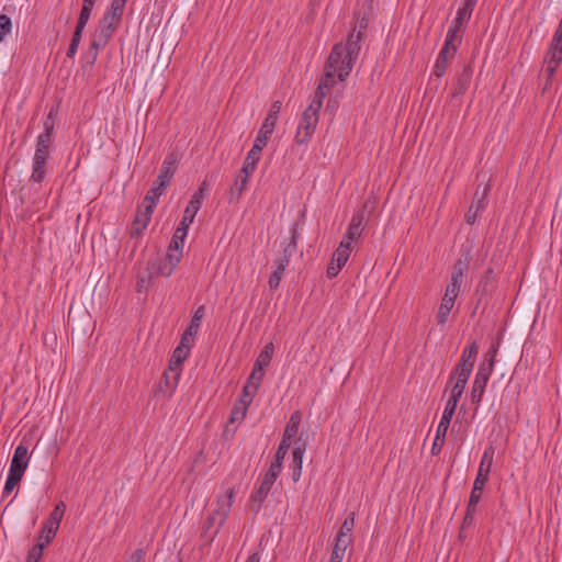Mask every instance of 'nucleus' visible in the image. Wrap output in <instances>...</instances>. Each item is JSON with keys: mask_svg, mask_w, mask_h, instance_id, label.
I'll return each mask as SVG.
<instances>
[{"mask_svg": "<svg viewBox=\"0 0 562 562\" xmlns=\"http://www.w3.org/2000/svg\"><path fill=\"white\" fill-rule=\"evenodd\" d=\"M361 31L353 29L347 37L346 44H336L329 54V67L335 68L342 65L339 80L344 81L350 74L353 63L360 52Z\"/></svg>", "mask_w": 562, "mask_h": 562, "instance_id": "nucleus-1", "label": "nucleus"}, {"mask_svg": "<svg viewBox=\"0 0 562 562\" xmlns=\"http://www.w3.org/2000/svg\"><path fill=\"white\" fill-rule=\"evenodd\" d=\"M177 164L178 156L175 153L169 154L165 158L157 179L154 181L151 189L144 198V203H147V209L156 207L158 199L169 186L177 170Z\"/></svg>", "mask_w": 562, "mask_h": 562, "instance_id": "nucleus-2", "label": "nucleus"}, {"mask_svg": "<svg viewBox=\"0 0 562 562\" xmlns=\"http://www.w3.org/2000/svg\"><path fill=\"white\" fill-rule=\"evenodd\" d=\"M297 248V232L293 229L292 236L289 240L283 241L282 252L274 259V270L270 274L268 284L270 290H277L282 280L283 272L290 263L291 258L296 252Z\"/></svg>", "mask_w": 562, "mask_h": 562, "instance_id": "nucleus-3", "label": "nucleus"}, {"mask_svg": "<svg viewBox=\"0 0 562 562\" xmlns=\"http://www.w3.org/2000/svg\"><path fill=\"white\" fill-rule=\"evenodd\" d=\"M120 24L121 21L106 11L94 31L91 48L95 52L103 49ZM95 59L97 53H94L91 64H93Z\"/></svg>", "mask_w": 562, "mask_h": 562, "instance_id": "nucleus-4", "label": "nucleus"}, {"mask_svg": "<svg viewBox=\"0 0 562 562\" xmlns=\"http://www.w3.org/2000/svg\"><path fill=\"white\" fill-rule=\"evenodd\" d=\"M461 42V37H454L452 32L450 35H446L445 43L437 56L432 69V74L436 77L441 78L446 74V70L454 58Z\"/></svg>", "mask_w": 562, "mask_h": 562, "instance_id": "nucleus-5", "label": "nucleus"}, {"mask_svg": "<svg viewBox=\"0 0 562 562\" xmlns=\"http://www.w3.org/2000/svg\"><path fill=\"white\" fill-rule=\"evenodd\" d=\"M493 457H494V447L492 445H490L488 447L485 448V450L483 452V456H482V459H481V462L479 465V470H477V475L475 477V481L473 483V488L470 494V496H473V495L476 496L477 502H480V499L482 497V491L488 481V475H490L492 464H493Z\"/></svg>", "mask_w": 562, "mask_h": 562, "instance_id": "nucleus-6", "label": "nucleus"}, {"mask_svg": "<svg viewBox=\"0 0 562 562\" xmlns=\"http://www.w3.org/2000/svg\"><path fill=\"white\" fill-rule=\"evenodd\" d=\"M477 353L479 345L476 341H472L465 346L462 350L461 358L451 374L469 379L476 361Z\"/></svg>", "mask_w": 562, "mask_h": 562, "instance_id": "nucleus-7", "label": "nucleus"}, {"mask_svg": "<svg viewBox=\"0 0 562 562\" xmlns=\"http://www.w3.org/2000/svg\"><path fill=\"white\" fill-rule=\"evenodd\" d=\"M476 2L477 0H464L463 5L458 9L457 15L448 29L447 35H450L452 32L454 37L462 38L463 26L471 19Z\"/></svg>", "mask_w": 562, "mask_h": 562, "instance_id": "nucleus-8", "label": "nucleus"}, {"mask_svg": "<svg viewBox=\"0 0 562 562\" xmlns=\"http://www.w3.org/2000/svg\"><path fill=\"white\" fill-rule=\"evenodd\" d=\"M480 188L481 186L476 188L472 203L465 214V222L469 225H473L476 222L479 214L487 206V195L491 191V187L490 184H485L482 192H480Z\"/></svg>", "mask_w": 562, "mask_h": 562, "instance_id": "nucleus-9", "label": "nucleus"}, {"mask_svg": "<svg viewBox=\"0 0 562 562\" xmlns=\"http://www.w3.org/2000/svg\"><path fill=\"white\" fill-rule=\"evenodd\" d=\"M319 116H313L303 112L295 133L294 140L297 145L307 144L316 128Z\"/></svg>", "mask_w": 562, "mask_h": 562, "instance_id": "nucleus-10", "label": "nucleus"}, {"mask_svg": "<svg viewBox=\"0 0 562 562\" xmlns=\"http://www.w3.org/2000/svg\"><path fill=\"white\" fill-rule=\"evenodd\" d=\"M180 252H167L162 259L149 260L148 265L157 276L170 277L181 260Z\"/></svg>", "mask_w": 562, "mask_h": 562, "instance_id": "nucleus-11", "label": "nucleus"}, {"mask_svg": "<svg viewBox=\"0 0 562 562\" xmlns=\"http://www.w3.org/2000/svg\"><path fill=\"white\" fill-rule=\"evenodd\" d=\"M235 491L234 488H228L224 495V497L217 501V508L212 513L209 518V525H213L216 520L218 528L222 527L231 512L234 502Z\"/></svg>", "mask_w": 562, "mask_h": 562, "instance_id": "nucleus-12", "label": "nucleus"}, {"mask_svg": "<svg viewBox=\"0 0 562 562\" xmlns=\"http://www.w3.org/2000/svg\"><path fill=\"white\" fill-rule=\"evenodd\" d=\"M210 192V183L206 179H204L199 189L193 193L189 204L187 205L183 212V218H188L189 222H193L196 213L200 211L202 206V201L209 195Z\"/></svg>", "mask_w": 562, "mask_h": 562, "instance_id": "nucleus-13", "label": "nucleus"}, {"mask_svg": "<svg viewBox=\"0 0 562 562\" xmlns=\"http://www.w3.org/2000/svg\"><path fill=\"white\" fill-rule=\"evenodd\" d=\"M29 461H30V456L27 452V446H25L22 440L14 449L13 457L11 459V463H10V468H9V472L23 476L25 470L27 469Z\"/></svg>", "mask_w": 562, "mask_h": 562, "instance_id": "nucleus-14", "label": "nucleus"}, {"mask_svg": "<svg viewBox=\"0 0 562 562\" xmlns=\"http://www.w3.org/2000/svg\"><path fill=\"white\" fill-rule=\"evenodd\" d=\"M204 313H205V306L204 305L199 306L195 310V312L191 318L189 327L184 330V333L181 336L182 346H186L188 349L191 348V346L194 341V337L198 334V330L200 328L201 321L204 316Z\"/></svg>", "mask_w": 562, "mask_h": 562, "instance_id": "nucleus-15", "label": "nucleus"}, {"mask_svg": "<svg viewBox=\"0 0 562 562\" xmlns=\"http://www.w3.org/2000/svg\"><path fill=\"white\" fill-rule=\"evenodd\" d=\"M154 209L155 207L147 209V203L144 202L142 206L137 209L135 218L131 227V237H137L142 235L143 231L147 227L148 223L150 222Z\"/></svg>", "mask_w": 562, "mask_h": 562, "instance_id": "nucleus-16", "label": "nucleus"}, {"mask_svg": "<svg viewBox=\"0 0 562 562\" xmlns=\"http://www.w3.org/2000/svg\"><path fill=\"white\" fill-rule=\"evenodd\" d=\"M44 132L37 136L35 148L43 150H49L50 145L54 142V111L50 110L44 123Z\"/></svg>", "mask_w": 562, "mask_h": 562, "instance_id": "nucleus-17", "label": "nucleus"}, {"mask_svg": "<svg viewBox=\"0 0 562 562\" xmlns=\"http://www.w3.org/2000/svg\"><path fill=\"white\" fill-rule=\"evenodd\" d=\"M278 476H279V474H277L273 471L268 470L266 472V474L263 475L259 487L251 493L250 499L252 502L258 503V505L260 506L261 503L268 496V494H269V492H270V490H271L272 485L274 484V482H276Z\"/></svg>", "mask_w": 562, "mask_h": 562, "instance_id": "nucleus-18", "label": "nucleus"}, {"mask_svg": "<svg viewBox=\"0 0 562 562\" xmlns=\"http://www.w3.org/2000/svg\"><path fill=\"white\" fill-rule=\"evenodd\" d=\"M180 372L169 371V368L164 372L159 385V393L167 397H171L180 379Z\"/></svg>", "mask_w": 562, "mask_h": 562, "instance_id": "nucleus-19", "label": "nucleus"}, {"mask_svg": "<svg viewBox=\"0 0 562 562\" xmlns=\"http://www.w3.org/2000/svg\"><path fill=\"white\" fill-rule=\"evenodd\" d=\"M306 450V443L301 441V438L297 441V446L292 451V480L293 482H297L302 475V467H303V454Z\"/></svg>", "mask_w": 562, "mask_h": 562, "instance_id": "nucleus-20", "label": "nucleus"}, {"mask_svg": "<svg viewBox=\"0 0 562 562\" xmlns=\"http://www.w3.org/2000/svg\"><path fill=\"white\" fill-rule=\"evenodd\" d=\"M374 207H375V198H369L363 203L362 207L352 215L349 224L364 228V222L370 216V214L374 210Z\"/></svg>", "mask_w": 562, "mask_h": 562, "instance_id": "nucleus-21", "label": "nucleus"}, {"mask_svg": "<svg viewBox=\"0 0 562 562\" xmlns=\"http://www.w3.org/2000/svg\"><path fill=\"white\" fill-rule=\"evenodd\" d=\"M472 72V67L470 65L464 66L452 89V97L463 95L467 92L471 83Z\"/></svg>", "mask_w": 562, "mask_h": 562, "instance_id": "nucleus-22", "label": "nucleus"}, {"mask_svg": "<svg viewBox=\"0 0 562 562\" xmlns=\"http://www.w3.org/2000/svg\"><path fill=\"white\" fill-rule=\"evenodd\" d=\"M250 176L239 171L229 189V202L238 201L248 187Z\"/></svg>", "mask_w": 562, "mask_h": 562, "instance_id": "nucleus-23", "label": "nucleus"}, {"mask_svg": "<svg viewBox=\"0 0 562 562\" xmlns=\"http://www.w3.org/2000/svg\"><path fill=\"white\" fill-rule=\"evenodd\" d=\"M262 147H259L258 145H254L252 148L248 151L244 165L240 169L241 173H247L251 176L257 167V164L260 159Z\"/></svg>", "mask_w": 562, "mask_h": 562, "instance_id": "nucleus-24", "label": "nucleus"}, {"mask_svg": "<svg viewBox=\"0 0 562 562\" xmlns=\"http://www.w3.org/2000/svg\"><path fill=\"white\" fill-rule=\"evenodd\" d=\"M190 349H188L186 346H182V339L180 340V344L178 347L173 350L172 357L169 361V371H182V363L189 356Z\"/></svg>", "mask_w": 562, "mask_h": 562, "instance_id": "nucleus-25", "label": "nucleus"}, {"mask_svg": "<svg viewBox=\"0 0 562 562\" xmlns=\"http://www.w3.org/2000/svg\"><path fill=\"white\" fill-rule=\"evenodd\" d=\"M155 277H157L156 272L147 263L146 270L137 274L136 291L138 293L147 291L154 284Z\"/></svg>", "mask_w": 562, "mask_h": 562, "instance_id": "nucleus-26", "label": "nucleus"}, {"mask_svg": "<svg viewBox=\"0 0 562 562\" xmlns=\"http://www.w3.org/2000/svg\"><path fill=\"white\" fill-rule=\"evenodd\" d=\"M277 122L270 119H265L258 135L255 139L254 145H258L259 147H265L270 135L273 133Z\"/></svg>", "mask_w": 562, "mask_h": 562, "instance_id": "nucleus-27", "label": "nucleus"}, {"mask_svg": "<svg viewBox=\"0 0 562 562\" xmlns=\"http://www.w3.org/2000/svg\"><path fill=\"white\" fill-rule=\"evenodd\" d=\"M453 381H454V383L451 387V393H450V397L448 401L453 402V403H459V400L464 392V389H465V385H467L469 379L451 374L450 383H452Z\"/></svg>", "mask_w": 562, "mask_h": 562, "instance_id": "nucleus-28", "label": "nucleus"}, {"mask_svg": "<svg viewBox=\"0 0 562 562\" xmlns=\"http://www.w3.org/2000/svg\"><path fill=\"white\" fill-rule=\"evenodd\" d=\"M301 424V413L299 411L294 412L285 426L282 440H285V443H290V440L294 438L299 431V427Z\"/></svg>", "mask_w": 562, "mask_h": 562, "instance_id": "nucleus-29", "label": "nucleus"}, {"mask_svg": "<svg viewBox=\"0 0 562 562\" xmlns=\"http://www.w3.org/2000/svg\"><path fill=\"white\" fill-rule=\"evenodd\" d=\"M290 443H285V440H281L277 452L274 454V459L272 460L269 470L276 472L277 474L281 473L283 460L289 451Z\"/></svg>", "mask_w": 562, "mask_h": 562, "instance_id": "nucleus-30", "label": "nucleus"}, {"mask_svg": "<svg viewBox=\"0 0 562 562\" xmlns=\"http://www.w3.org/2000/svg\"><path fill=\"white\" fill-rule=\"evenodd\" d=\"M487 382H488L487 379H484V378L477 376V375L474 376V381H473L472 390H471V401L476 406H479V404L481 403V401L483 398Z\"/></svg>", "mask_w": 562, "mask_h": 562, "instance_id": "nucleus-31", "label": "nucleus"}, {"mask_svg": "<svg viewBox=\"0 0 562 562\" xmlns=\"http://www.w3.org/2000/svg\"><path fill=\"white\" fill-rule=\"evenodd\" d=\"M495 282V273L493 268H487L484 271V274L482 276L479 284H477V292H481L482 294L488 295L493 291V284Z\"/></svg>", "mask_w": 562, "mask_h": 562, "instance_id": "nucleus-32", "label": "nucleus"}, {"mask_svg": "<svg viewBox=\"0 0 562 562\" xmlns=\"http://www.w3.org/2000/svg\"><path fill=\"white\" fill-rule=\"evenodd\" d=\"M341 67H342V65H340V64L338 65V67H335V68L329 67V58H328L327 63H326V67H325V72L322 76L318 85L326 88V90H329L335 83V75L337 74V76L339 77V74L341 72Z\"/></svg>", "mask_w": 562, "mask_h": 562, "instance_id": "nucleus-33", "label": "nucleus"}, {"mask_svg": "<svg viewBox=\"0 0 562 562\" xmlns=\"http://www.w3.org/2000/svg\"><path fill=\"white\" fill-rule=\"evenodd\" d=\"M273 351H274L273 342H268L263 347V349L260 351V353L254 364L256 367V370L263 371V369L269 366V363L272 359V356H273Z\"/></svg>", "mask_w": 562, "mask_h": 562, "instance_id": "nucleus-34", "label": "nucleus"}, {"mask_svg": "<svg viewBox=\"0 0 562 562\" xmlns=\"http://www.w3.org/2000/svg\"><path fill=\"white\" fill-rule=\"evenodd\" d=\"M351 250L352 248L349 246V241L341 240L338 248L334 252L331 260L342 268L348 261Z\"/></svg>", "mask_w": 562, "mask_h": 562, "instance_id": "nucleus-35", "label": "nucleus"}, {"mask_svg": "<svg viewBox=\"0 0 562 562\" xmlns=\"http://www.w3.org/2000/svg\"><path fill=\"white\" fill-rule=\"evenodd\" d=\"M456 300L449 299L447 296H442L438 314H437V323L438 325H445L448 321L449 314L453 308Z\"/></svg>", "mask_w": 562, "mask_h": 562, "instance_id": "nucleus-36", "label": "nucleus"}, {"mask_svg": "<svg viewBox=\"0 0 562 562\" xmlns=\"http://www.w3.org/2000/svg\"><path fill=\"white\" fill-rule=\"evenodd\" d=\"M355 527V513H349L348 516L345 518L344 522L341 524V527L338 531L337 537L338 538H345V540L352 542V529Z\"/></svg>", "mask_w": 562, "mask_h": 562, "instance_id": "nucleus-37", "label": "nucleus"}, {"mask_svg": "<svg viewBox=\"0 0 562 562\" xmlns=\"http://www.w3.org/2000/svg\"><path fill=\"white\" fill-rule=\"evenodd\" d=\"M46 161L47 160H44V159L41 160V159H34L33 158L32 175H31V180L33 182L41 183L45 179V176H46V170H45Z\"/></svg>", "mask_w": 562, "mask_h": 562, "instance_id": "nucleus-38", "label": "nucleus"}, {"mask_svg": "<svg viewBox=\"0 0 562 562\" xmlns=\"http://www.w3.org/2000/svg\"><path fill=\"white\" fill-rule=\"evenodd\" d=\"M351 544H352L351 541L345 540V538L336 537V541H335V546H334V549L330 554V559L341 562L347 548Z\"/></svg>", "mask_w": 562, "mask_h": 562, "instance_id": "nucleus-39", "label": "nucleus"}, {"mask_svg": "<svg viewBox=\"0 0 562 562\" xmlns=\"http://www.w3.org/2000/svg\"><path fill=\"white\" fill-rule=\"evenodd\" d=\"M65 513V504L61 502L55 506V508L50 512L48 519L45 521L46 524L53 526L55 529L59 528L60 521L64 517Z\"/></svg>", "mask_w": 562, "mask_h": 562, "instance_id": "nucleus-40", "label": "nucleus"}, {"mask_svg": "<svg viewBox=\"0 0 562 562\" xmlns=\"http://www.w3.org/2000/svg\"><path fill=\"white\" fill-rule=\"evenodd\" d=\"M562 61V47L550 44V47L544 57V64L560 66Z\"/></svg>", "mask_w": 562, "mask_h": 562, "instance_id": "nucleus-41", "label": "nucleus"}, {"mask_svg": "<svg viewBox=\"0 0 562 562\" xmlns=\"http://www.w3.org/2000/svg\"><path fill=\"white\" fill-rule=\"evenodd\" d=\"M477 504H479V502H477L476 496H474V495L470 496L468 506H467V510H465V515H464V518L462 521V528H465V527H469L472 525Z\"/></svg>", "mask_w": 562, "mask_h": 562, "instance_id": "nucleus-42", "label": "nucleus"}, {"mask_svg": "<svg viewBox=\"0 0 562 562\" xmlns=\"http://www.w3.org/2000/svg\"><path fill=\"white\" fill-rule=\"evenodd\" d=\"M92 9L93 8H91V7L82 4V8H81V11L79 14V19L77 21V25H76L74 32L82 34L85 26L87 25L90 16H91Z\"/></svg>", "mask_w": 562, "mask_h": 562, "instance_id": "nucleus-43", "label": "nucleus"}, {"mask_svg": "<svg viewBox=\"0 0 562 562\" xmlns=\"http://www.w3.org/2000/svg\"><path fill=\"white\" fill-rule=\"evenodd\" d=\"M58 529H55L53 526L44 522L42 530L38 535V541L45 543V547L50 543V541L55 538Z\"/></svg>", "mask_w": 562, "mask_h": 562, "instance_id": "nucleus-44", "label": "nucleus"}, {"mask_svg": "<svg viewBox=\"0 0 562 562\" xmlns=\"http://www.w3.org/2000/svg\"><path fill=\"white\" fill-rule=\"evenodd\" d=\"M22 477V475L9 472L3 487L2 496H8L20 484Z\"/></svg>", "mask_w": 562, "mask_h": 562, "instance_id": "nucleus-45", "label": "nucleus"}, {"mask_svg": "<svg viewBox=\"0 0 562 562\" xmlns=\"http://www.w3.org/2000/svg\"><path fill=\"white\" fill-rule=\"evenodd\" d=\"M126 1L127 0H112L110 7L108 9V12L111 13L116 19H119L120 21H122Z\"/></svg>", "mask_w": 562, "mask_h": 562, "instance_id": "nucleus-46", "label": "nucleus"}, {"mask_svg": "<svg viewBox=\"0 0 562 562\" xmlns=\"http://www.w3.org/2000/svg\"><path fill=\"white\" fill-rule=\"evenodd\" d=\"M471 260H472L471 251H470V249H467L462 254V256L454 261L453 267L468 273Z\"/></svg>", "mask_w": 562, "mask_h": 562, "instance_id": "nucleus-47", "label": "nucleus"}, {"mask_svg": "<svg viewBox=\"0 0 562 562\" xmlns=\"http://www.w3.org/2000/svg\"><path fill=\"white\" fill-rule=\"evenodd\" d=\"M462 281L450 279V282L447 284L446 292L443 296L456 300L461 290Z\"/></svg>", "mask_w": 562, "mask_h": 562, "instance_id": "nucleus-48", "label": "nucleus"}, {"mask_svg": "<svg viewBox=\"0 0 562 562\" xmlns=\"http://www.w3.org/2000/svg\"><path fill=\"white\" fill-rule=\"evenodd\" d=\"M363 229V227L349 224L342 240L349 241V246H351L352 241L361 237Z\"/></svg>", "mask_w": 562, "mask_h": 562, "instance_id": "nucleus-49", "label": "nucleus"}, {"mask_svg": "<svg viewBox=\"0 0 562 562\" xmlns=\"http://www.w3.org/2000/svg\"><path fill=\"white\" fill-rule=\"evenodd\" d=\"M45 549V543L37 542L27 554L25 562H40L43 557V551Z\"/></svg>", "mask_w": 562, "mask_h": 562, "instance_id": "nucleus-50", "label": "nucleus"}, {"mask_svg": "<svg viewBox=\"0 0 562 562\" xmlns=\"http://www.w3.org/2000/svg\"><path fill=\"white\" fill-rule=\"evenodd\" d=\"M494 366H495V363L486 361V360H483L480 363L475 375L482 376L484 379L490 380V376H491V374L493 373V370H494Z\"/></svg>", "mask_w": 562, "mask_h": 562, "instance_id": "nucleus-51", "label": "nucleus"}, {"mask_svg": "<svg viewBox=\"0 0 562 562\" xmlns=\"http://www.w3.org/2000/svg\"><path fill=\"white\" fill-rule=\"evenodd\" d=\"M193 222H189L188 218H183L180 221L173 236L177 238V239H180V241H184L186 237H187V234H188V229L190 227V225L192 224Z\"/></svg>", "mask_w": 562, "mask_h": 562, "instance_id": "nucleus-52", "label": "nucleus"}, {"mask_svg": "<svg viewBox=\"0 0 562 562\" xmlns=\"http://www.w3.org/2000/svg\"><path fill=\"white\" fill-rule=\"evenodd\" d=\"M262 378H263V373H260L257 378L256 384L246 383L244 385V387H243L244 397H249L252 400L254 395L257 393V391L260 386Z\"/></svg>", "mask_w": 562, "mask_h": 562, "instance_id": "nucleus-53", "label": "nucleus"}, {"mask_svg": "<svg viewBox=\"0 0 562 562\" xmlns=\"http://www.w3.org/2000/svg\"><path fill=\"white\" fill-rule=\"evenodd\" d=\"M12 22L7 14H0V43L11 32Z\"/></svg>", "mask_w": 562, "mask_h": 562, "instance_id": "nucleus-54", "label": "nucleus"}, {"mask_svg": "<svg viewBox=\"0 0 562 562\" xmlns=\"http://www.w3.org/2000/svg\"><path fill=\"white\" fill-rule=\"evenodd\" d=\"M81 37H82V34L74 32L70 45H69L68 50L66 53L68 58H74L75 57V55H76V53L78 50V46L80 44Z\"/></svg>", "mask_w": 562, "mask_h": 562, "instance_id": "nucleus-55", "label": "nucleus"}, {"mask_svg": "<svg viewBox=\"0 0 562 562\" xmlns=\"http://www.w3.org/2000/svg\"><path fill=\"white\" fill-rule=\"evenodd\" d=\"M558 68H559L558 66L544 64L543 72L547 76V80H546L543 90H547L552 85V80H553V77H554Z\"/></svg>", "mask_w": 562, "mask_h": 562, "instance_id": "nucleus-56", "label": "nucleus"}, {"mask_svg": "<svg viewBox=\"0 0 562 562\" xmlns=\"http://www.w3.org/2000/svg\"><path fill=\"white\" fill-rule=\"evenodd\" d=\"M281 109H282V102L279 100L273 101L271 103L270 110H269L266 119H270V120H273L274 122H277Z\"/></svg>", "mask_w": 562, "mask_h": 562, "instance_id": "nucleus-57", "label": "nucleus"}, {"mask_svg": "<svg viewBox=\"0 0 562 562\" xmlns=\"http://www.w3.org/2000/svg\"><path fill=\"white\" fill-rule=\"evenodd\" d=\"M322 105H323L322 100L313 98L310 105L307 106V109L304 112L310 115H313V116H318V112L322 109Z\"/></svg>", "mask_w": 562, "mask_h": 562, "instance_id": "nucleus-58", "label": "nucleus"}, {"mask_svg": "<svg viewBox=\"0 0 562 562\" xmlns=\"http://www.w3.org/2000/svg\"><path fill=\"white\" fill-rule=\"evenodd\" d=\"M251 401H252L251 398L244 397V394H241V396L237 403L240 407V419H244L246 417L247 408L251 404Z\"/></svg>", "mask_w": 562, "mask_h": 562, "instance_id": "nucleus-59", "label": "nucleus"}, {"mask_svg": "<svg viewBox=\"0 0 562 562\" xmlns=\"http://www.w3.org/2000/svg\"><path fill=\"white\" fill-rule=\"evenodd\" d=\"M183 243L184 241H180V239H177L175 236H172L168 252H180L182 255Z\"/></svg>", "mask_w": 562, "mask_h": 562, "instance_id": "nucleus-60", "label": "nucleus"}, {"mask_svg": "<svg viewBox=\"0 0 562 562\" xmlns=\"http://www.w3.org/2000/svg\"><path fill=\"white\" fill-rule=\"evenodd\" d=\"M498 352V344L492 345L488 351L484 355V359L486 361L495 363V358Z\"/></svg>", "mask_w": 562, "mask_h": 562, "instance_id": "nucleus-61", "label": "nucleus"}, {"mask_svg": "<svg viewBox=\"0 0 562 562\" xmlns=\"http://www.w3.org/2000/svg\"><path fill=\"white\" fill-rule=\"evenodd\" d=\"M340 270H341V267L339 265H336V262H334L331 260V262L327 267V277L329 279H333L339 273Z\"/></svg>", "mask_w": 562, "mask_h": 562, "instance_id": "nucleus-62", "label": "nucleus"}, {"mask_svg": "<svg viewBox=\"0 0 562 562\" xmlns=\"http://www.w3.org/2000/svg\"><path fill=\"white\" fill-rule=\"evenodd\" d=\"M144 558H145V551L143 549H136L131 554L127 562H142Z\"/></svg>", "mask_w": 562, "mask_h": 562, "instance_id": "nucleus-63", "label": "nucleus"}, {"mask_svg": "<svg viewBox=\"0 0 562 562\" xmlns=\"http://www.w3.org/2000/svg\"><path fill=\"white\" fill-rule=\"evenodd\" d=\"M551 45L562 47V27L558 26L557 31L553 34Z\"/></svg>", "mask_w": 562, "mask_h": 562, "instance_id": "nucleus-64", "label": "nucleus"}]
</instances>
